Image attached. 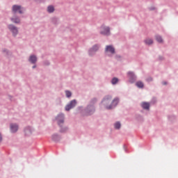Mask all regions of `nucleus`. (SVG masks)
<instances>
[{"label": "nucleus", "instance_id": "obj_3", "mask_svg": "<svg viewBox=\"0 0 178 178\" xmlns=\"http://www.w3.org/2000/svg\"><path fill=\"white\" fill-rule=\"evenodd\" d=\"M81 115L83 116H91L95 113V106L92 104H88L87 106L81 111Z\"/></svg>", "mask_w": 178, "mask_h": 178}, {"label": "nucleus", "instance_id": "obj_24", "mask_svg": "<svg viewBox=\"0 0 178 178\" xmlns=\"http://www.w3.org/2000/svg\"><path fill=\"white\" fill-rule=\"evenodd\" d=\"M96 103H97V98L94 97L90 100L89 105H94Z\"/></svg>", "mask_w": 178, "mask_h": 178}, {"label": "nucleus", "instance_id": "obj_7", "mask_svg": "<svg viewBox=\"0 0 178 178\" xmlns=\"http://www.w3.org/2000/svg\"><path fill=\"white\" fill-rule=\"evenodd\" d=\"M76 105H77V100L73 99L65 106V109L67 112H69V111H70V109H73V108H74Z\"/></svg>", "mask_w": 178, "mask_h": 178}, {"label": "nucleus", "instance_id": "obj_18", "mask_svg": "<svg viewBox=\"0 0 178 178\" xmlns=\"http://www.w3.org/2000/svg\"><path fill=\"white\" fill-rule=\"evenodd\" d=\"M47 12L49 13H54V12H55V8H54V6H49L47 7Z\"/></svg>", "mask_w": 178, "mask_h": 178}, {"label": "nucleus", "instance_id": "obj_2", "mask_svg": "<svg viewBox=\"0 0 178 178\" xmlns=\"http://www.w3.org/2000/svg\"><path fill=\"white\" fill-rule=\"evenodd\" d=\"M56 120L57 122L58 126L60 127V133H66L69 128L66 126H63L65 124V114L60 113L56 117Z\"/></svg>", "mask_w": 178, "mask_h": 178}, {"label": "nucleus", "instance_id": "obj_36", "mask_svg": "<svg viewBox=\"0 0 178 178\" xmlns=\"http://www.w3.org/2000/svg\"><path fill=\"white\" fill-rule=\"evenodd\" d=\"M83 107H79V109H81Z\"/></svg>", "mask_w": 178, "mask_h": 178}, {"label": "nucleus", "instance_id": "obj_29", "mask_svg": "<svg viewBox=\"0 0 178 178\" xmlns=\"http://www.w3.org/2000/svg\"><path fill=\"white\" fill-rule=\"evenodd\" d=\"M163 86H166V84H168L167 81H163L162 82Z\"/></svg>", "mask_w": 178, "mask_h": 178}, {"label": "nucleus", "instance_id": "obj_4", "mask_svg": "<svg viewBox=\"0 0 178 178\" xmlns=\"http://www.w3.org/2000/svg\"><path fill=\"white\" fill-rule=\"evenodd\" d=\"M127 77L130 84H134V83L137 81V75H136L133 71L128 72L127 73Z\"/></svg>", "mask_w": 178, "mask_h": 178}, {"label": "nucleus", "instance_id": "obj_25", "mask_svg": "<svg viewBox=\"0 0 178 178\" xmlns=\"http://www.w3.org/2000/svg\"><path fill=\"white\" fill-rule=\"evenodd\" d=\"M3 52L4 54H6V55H9V54H10V52L9 51H8V49H3Z\"/></svg>", "mask_w": 178, "mask_h": 178}, {"label": "nucleus", "instance_id": "obj_13", "mask_svg": "<svg viewBox=\"0 0 178 178\" xmlns=\"http://www.w3.org/2000/svg\"><path fill=\"white\" fill-rule=\"evenodd\" d=\"M51 140L55 143H58V141H60V136L58 134H54L51 136Z\"/></svg>", "mask_w": 178, "mask_h": 178}, {"label": "nucleus", "instance_id": "obj_20", "mask_svg": "<svg viewBox=\"0 0 178 178\" xmlns=\"http://www.w3.org/2000/svg\"><path fill=\"white\" fill-rule=\"evenodd\" d=\"M114 127L116 130H120V127H122V124H120V122H116L114 124Z\"/></svg>", "mask_w": 178, "mask_h": 178}, {"label": "nucleus", "instance_id": "obj_14", "mask_svg": "<svg viewBox=\"0 0 178 178\" xmlns=\"http://www.w3.org/2000/svg\"><path fill=\"white\" fill-rule=\"evenodd\" d=\"M29 60L32 65H35V63H37V56H35V55H31L30 56Z\"/></svg>", "mask_w": 178, "mask_h": 178}, {"label": "nucleus", "instance_id": "obj_8", "mask_svg": "<svg viewBox=\"0 0 178 178\" xmlns=\"http://www.w3.org/2000/svg\"><path fill=\"white\" fill-rule=\"evenodd\" d=\"M100 34H102V35L106 36L111 35V29L109 28V26H102Z\"/></svg>", "mask_w": 178, "mask_h": 178}, {"label": "nucleus", "instance_id": "obj_28", "mask_svg": "<svg viewBox=\"0 0 178 178\" xmlns=\"http://www.w3.org/2000/svg\"><path fill=\"white\" fill-rule=\"evenodd\" d=\"M159 60H163V56H159Z\"/></svg>", "mask_w": 178, "mask_h": 178}, {"label": "nucleus", "instance_id": "obj_19", "mask_svg": "<svg viewBox=\"0 0 178 178\" xmlns=\"http://www.w3.org/2000/svg\"><path fill=\"white\" fill-rule=\"evenodd\" d=\"M155 38L156 41L159 42V44H161V42H163V39H162V36L159 35H156Z\"/></svg>", "mask_w": 178, "mask_h": 178}, {"label": "nucleus", "instance_id": "obj_34", "mask_svg": "<svg viewBox=\"0 0 178 178\" xmlns=\"http://www.w3.org/2000/svg\"><path fill=\"white\" fill-rule=\"evenodd\" d=\"M35 67H37V65H35L32 67V69H35Z\"/></svg>", "mask_w": 178, "mask_h": 178}, {"label": "nucleus", "instance_id": "obj_1", "mask_svg": "<svg viewBox=\"0 0 178 178\" xmlns=\"http://www.w3.org/2000/svg\"><path fill=\"white\" fill-rule=\"evenodd\" d=\"M119 102H120L119 97H115L112 100V95H106L102 100V105L104 106L105 109H107V111L115 109L119 105Z\"/></svg>", "mask_w": 178, "mask_h": 178}, {"label": "nucleus", "instance_id": "obj_6", "mask_svg": "<svg viewBox=\"0 0 178 178\" xmlns=\"http://www.w3.org/2000/svg\"><path fill=\"white\" fill-rule=\"evenodd\" d=\"M7 27H8L9 31H10V33H12L13 37L17 36V35L19 34V29H17V28L15 25L10 24L7 25Z\"/></svg>", "mask_w": 178, "mask_h": 178}, {"label": "nucleus", "instance_id": "obj_17", "mask_svg": "<svg viewBox=\"0 0 178 178\" xmlns=\"http://www.w3.org/2000/svg\"><path fill=\"white\" fill-rule=\"evenodd\" d=\"M135 86H136L138 88H140V89L144 88V83H143V81H136L135 83Z\"/></svg>", "mask_w": 178, "mask_h": 178}, {"label": "nucleus", "instance_id": "obj_27", "mask_svg": "<svg viewBox=\"0 0 178 178\" xmlns=\"http://www.w3.org/2000/svg\"><path fill=\"white\" fill-rule=\"evenodd\" d=\"M152 77L149 76L148 78H147L146 81H147V83H151V81H152Z\"/></svg>", "mask_w": 178, "mask_h": 178}, {"label": "nucleus", "instance_id": "obj_10", "mask_svg": "<svg viewBox=\"0 0 178 178\" xmlns=\"http://www.w3.org/2000/svg\"><path fill=\"white\" fill-rule=\"evenodd\" d=\"M24 133L27 137L31 136V134H33V128H31L30 126L25 127L24 129Z\"/></svg>", "mask_w": 178, "mask_h": 178}, {"label": "nucleus", "instance_id": "obj_21", "mask_svg": "<svg viewBox=\"0 0 178 178\" xmlns=\"http://www.w3.org/2000/svg\"><path fill=\"white\" fill-rule=\"evenodd\" d=\"M145 44H146V45H152V44H154V40H152V39H146Z\"/></svg>", "mask_w": 178, "mask_h": 178}, {"label": "nucleus", "instance_id": "obj_9", "mask_svg": "<svg viewBox=\"0 0 178 178\" xmlns=\"http://www.w3.org/2000/svg\"><path fill=\"white\" fill-rule=\"evenodd\" d=\"M99 49V45L94 44L88 51V54L90 56H93L95 55V52H97Z\"/></svg>", "mask_w": 178, "mask_h": 178}, {"label": "nucleus", "instance_id": "obj_12", "mask_svg": "<svg viewBox=\"0 0 178 178\" xmlns=\"http://www.w3.org/2000/svg\"><path fill=\"white\" fill-rule=\"evenodd\" d=\"M106 52H110V54H115V47L112 45H107L105 49Z\"/></svg>", "mask_w": 178, "mask_h": 178}, {"label": "nucleus", "instance_id": "obj_30", "mask_svg": "<svg viewBox=\"0 0 178 178\" xmlns=\"http://www.w3.org/2000/svg\"><path fill=\"white\" fill-rule=\"evenodd\" d=\"M149 9V10H155V8L154 7H150Z\"/></svg>", "mask_w": 178, "mask_h": 178}, {"label": "nucleus", "instance_id": "obj_15", "mask_svg": "<svg viewBox=\"0 0 178 178\" xmlns=\"http://www.w3.org/2000/svg\"><path fill=\"white\" fill-rule=\"evenodd\" d=\"M10 20L13 23H15V24H20V17L17 16L10 18Z\"/></svg>", "mask_w": 178, "mask_h": 178}, {"label": "nucleus", "instance_id": "obj_5", "mask_svg": "<svg viewBox=\"0 0 178 178\" xmlns=\"http://www.w3.org/2000/svg\"><path fill=\"white\" fill-rule=\"evenodd\" d=\"M24 10H26V8L19 5L15 4L12 7L13 13H19V15H23V13H24Z\"/></svg>", "mask_w": 178, "mask_h": 178}, {"label": "nucleus", "instance_id": "obj_26", "mask_svg": "<svg viewBox=\"0 0 178 178\" xmlns=\"http://www.w3.org/2000/svg\"><path fill=\"white\" fill-rule=\"evenodd\" d=\"M168 119L172 122V120H173V119H176V118L174 115H169Z\"/></svg>", "mask_w": 178, "mask_h": 178}, {"label": "nucleus", "instance_id": "obj_35", "mask_svg": "<svg viewBox=\"0 0 178 178\" xmlns=\"http://www.w3.org/2000/svg\"><path fill=\"white\" fill-rule=\"evenodd\" d=\"M53 22H56V18H54Z\"/></svg>", "mask_w": 178, "mask_h": 178}, {"label": "nucleus", "instance_id": "obj_32", "mask_svg": "<svg viewBox=\"0 0 178 178\" xmlns=\"http://www.w3.org/2000/svg\"><path fill=\"white\" fill-rule=\"evenodd\" d=\"M124 152H127V149H126V145H124Z\"/></svg>", "mask_w": 178, "mask_h": 178}, {"label": "nucleus", "instance_id": "obj_11", "mask_svg": "<svg viewBox=\"0 0 178 178\" xmlns=\"http://www.w3.org/2000/svg\"><path fill=\"white\" fill-rule=\"evenodd\" d=\"M10 130L11 133H16L19 130V125L16 123L10 124Z\"/></svg>", "mask_w": 178, "mask_h": 178}, {"label": "nucleus", "instance_id": "obj_31", "mask_svg": "<svg viewBox=\"0 0 178 178\" xmlns=\"http://www.w3.org/2000/svg\"><path fill=\"white\" fill-rule=\"evenodd\" d=\"M122 58V57H121L120 55H117V56H116V58H117V59H119V58Z\"/></svg>", "mask_w": 178, "mask_h": 178}, {"label": "nucleus", "instance_id": "obj_33", "mask_svg": "<svg viewBox=\"0 0 178 178\" xmlns=\"http://www.w3.org/2000/svg\"><path fill=\"white\" fill-rule=\"evenodd\" d=\"M2 141V135L0 133V143Z\"/></svg>", "mask_w": 178, "mask_h": 178}, {"label": "nucleus", "instance_id": "obj_23", "mask_svg": "<svg viewBox=\"0 0 178 178\" xmlns=\"http://www.w3.org/2000/svg\"><path fill=\"white\" fill-rule=\"evenodd\" d=\"M65 95L67 98H70L72 97V92L70 90H65Z\"/></svg>", "mask_w": 178, "mask_h": 178}, {"label": "nucleus", "instance_id": "obj_22", "mask_svg": "<svg viewBox=\"0 0 178 178\" xmlns=\"http://www.w3.org/2000/svg\"><path fill=\"white\" fill-rule=\"evenodd\" d=\"M119 81V79L114 77L111 79V84H113V86H115V84H118Z\"/></svg>", "mask_w": 178, "mask_h": 178}, {"label": "nucleus", "instance_id": "obj_16", "mask_svg": "<svg viewBox=\"0 0 178 178\" xmlns=\"http://www.w3.org/2000/svg\"><path fill=\"white\" fill-rule=\"evenodd\" d=\"M141 106L143 109H145L146 111H149V103L147 102H143L141 104Z\"/></svg>", "mask_w": 178, "mask_h": 178}]
</instances>
